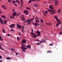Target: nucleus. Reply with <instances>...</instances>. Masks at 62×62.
<instances>
[{
  "label": "nucleus",
  "mask_w": 62,
  "mask_h": 62,
  "mask_svg": "<svg viewBox=\"0 0 62 62\" xmlns=\"http://www.w3.org/2000/svg\"><path fill=\"white\" fill-rule=\"evenodd\" d=\"M42 12H43V13L44 14V15H45V16H46V14H45V13H44V12H43V11H42Z\"/></svg>",
  "instance_id": "37"
},
{
  "label": "nucleus",
  "mask_w": 62,
  "mask_h": 62,
  "mask_svg": "<svg viewBox=\"0 0 62 62\" xmlns=\"http://www.w3.org/2000/svg\"><path fill=\"white\" fill-rule=\"evenodd\" d=\"M8 2H11V1L10 0H8Z\"/></svg>",
  "instance_id": "51"
},
{
  "label": "nucleus",
  "mask_w": 62,
  "mask_h": 62,
  "mask_svg": "<svg viewBox=\"0 0 62 62\" xmlns=\"http://www.w3.org/2000/svg\"><path fill=\"white\" fill-rule=\"evenodd\" d=\"M16 55H18V53H16Z\"/></svg>",
  "instance_id": "61"
},
{
  "label": "nucleus",
  "mask_w": 62,
  "mask_h": 62,
  "mask_svg": "<svg viewBox=\"0 0 62 62\" xmlns=\"http://www.w3.org/2000/svg\"><path fill=\"white\" fill-rule=\"evenodd\" d=\"M15 26V24H11V25L9 26V27H10V28H13V27Z\"/></svg>",
  "instance_id": "4"
},
{
  "label": "nucleus",
  "mask_w": 62,
  "mask_h": 62,
  "mask_svg": "<svg viewBox=\"0 0 62 62\" xmlns=\"http://www.w3.org/2000/svg\"><path fill=\"white\" fill-rule=\"evenodd\" d=\"M40 44V43H37V45H39V44Z\"/></svg>",
  "instance_id": "49"
},
{
  "label": "nucleus",
  "mask_w": 62,
  "mask_h": 62,
  "mask_svg": "<svg viewBox=\"0 0 62 62\" xmlns=\"http://www.w3.org/2000/svg\"><path fill=\"white\" fill-rule=\"evenodd\" d=\"M47 53H51L52 52L51 51H47Z\"/></svg>",
  "instance_id": "35"
},
{
  "label": "nucleus",
  "mask_w": 62,
  "mask_h": 62,
  "mask_svg": "<svg viewBox=\"0 0 62 62\" xmlns=\"http://www.w3.org/2000/svg\"><path fill=\"white\" fill-rule=\"evenodd\" d=\"M7 20H5L4 22V24H7Z\"/></svg>",
  "instance_id": "19"
},
{
  "label": "nucleus",
  "mask_w": 62,
  "mask_h": 62,
  "mask_svg": "<svg viewBox=\"0 0 62 62\" xmlns=\"http://www.w3.org/2000/svg\"><path fill=\"white\" fill-rule=\"evenodd\" d=\"M1 13H2V12L0 11V14Z\"/></svg>",
  "instance_id": "58"
},
{
  "label": "nucleus",
  "mask_w": 62,
  "mask_h": 62,
  "mask_svg": "<svg viewBox=\"0 0 62 62\" xmlns=\"http://www.w3.org/2000/svg\"><path fill=\"white\" fill-rule=\"evenodd\" d=\"M49 9L47 8V9L48 10V12H50V13L51 14H53L55 13V11L54 10V8H53L52 6H50L49 7Z\"/></svg>",
  "instance_id": "1"
},
{
  "label": "nucleus",
  "mask_w": 62,
  "mask_h": 62,
  "mask_svg": "<svg viewBox=\"0 0 62 62\" xmlns=\"http://www.w3.org/2000/svg\"><path fill=\"white\" fill-rule=\"evenodd\" d=\"M31 30L32 31H31V33H33V29H31Z\"/></svg>",
  "instance_id": "48"
},
{
  "label": "nucleus",
  "mask_w": 62,
  "mask_h": 62,
  "mask_svg": "<svg viewBox=\"0 0 62 62\" xmlns=\"http://www.w3.org/2000/svg\"><path fill=\"white\" fill-rule=\"evenodd\" d=\"M31 45H29L28 46H26V47L28 48H31V47L30 46Z\"/></svg>",
  "instance_id": "15"
},
{
  "label": "nucleus",
  "mask_w": 62,
  "mask_h": 62,
  "mask_svg": "<svg viewBox=\"0 0 62 62\" xmlns=\"http://www.w3.org/2000/svg\"><path fill=\"white\" fill-rule=\"evenodd\" d=\"M20 1L21 2V6H23V0H21Z\"/></svg>",
  "instance_id": "13"
},
{
  "label": "nucleus",
  "mask_w": 62,
  "mask_h": 62,
  "mask_svg": "<svg viewBox=\"0 0 62 62\" xmlns=\"http://www.w3.org/2000/svg\"><path fill=\"white\" fill-rule=\"evenodd\" d=\"M20 15V13H18L17 14V15H16V16H18V15Z\"/></svg>",
  "instance_id": "33"
},
{
  "label": "nucleus",
  "mask_w": 62,
  "mask_h": 62,
  "mask_svg": "<svg viewBox=\"0 0 62 62\" xmlns=\"http://www.w3.org/2000/svg\"><path fill=\"white\" fill-rule=\"evenodd\" d=\"M13 11H14V9H13Z\"/></svg>",
  "instance_id": "59"
},
{
  "label": "nucleus",
  "mask_w": 62,
  "mask_h": 62,
  "mask_svg": "<svg viewBox=\"0 0 62 62\" xmlns=\"http://www.w3.org/2000/svg\"><path fill=\"white\" fill-rule=\"evenodd\" d=\"M6 59L8 60H10V59H10L9 57H7L6 58Z\"/></svg>",
  "instance_id": "24"
},
{
  "label": "nucleus",
  "mask_w": 62,
  "mask_h": 62,
  "mask_svg": "<svg viewBox=\"0 0 62 62\" xmlns=\"http://www.w3.org/2000/svg\"><path fill=\"white\" fill-rule=\"evenodd\" d=\"M18 28H21V26L19 25V24H16Z\"/></svg>",
  "instance_id": "16"
},
{
  "label": "nucleus",
  "mask_w": 62,
  "mask_h": 62,
  "mask_svg": "<svg viewBox=\"0 0 62 62\" xmlns=\"http://www.w3.org/2000/svg\"><path fill=\"white\" fill-rule=\"evenodd\" d=\"M49 45H51V46H53V44H49Z\"/></svg>",
  "instance_id": "45"
},
{
  "label": "nucleus",
  "mask_w": 62,
  "mask_h": 62,
  "mask_svg": "<svg viewBox=\"0 0 62 62\" xmlns=\"http://www.w3.org/2000/svg\"><path fill=\"white\" fill-rule=\"evenodd\" d=\"M7 36H10V34H8V35Z\"/></svg>",
  "instance_id": "55"
},
{
  "label": "nucleus",
  "mask_w": 62,
  "mask_h": 62,
  "mask_svg": "<svg viewBox=\"0 0 62 62\" xmlns=\"http://www.w3.org/2000/svg\"><path fill=\"white\" fill-rule=\"evenodd\" d=\"M40 32H39V31H37L36 33H37V35L38 37L40 35Z\"/></svg>",
  "instance_id": "6"
},
{
  "label": "nucleus",
  "mask_w": 62,
  "mask_h": 62,
  "mask_svg": "<svg viewBox=\"0 0 62 62\" xmlns=\"http://www.w3.org/2000/svg\"><path fill=\"white\" fill-rule=\"evenodd\" d=\"M11 31H13V32H14V30H11L10 31L11 32Z\"/></svg>",
  "instance_id": "50"
},
{
  "label": "nucleus",
  "mask_w": 62,
  "mask_h": 62,
  "mask_svg": "<svg viewBox=\"0 0 62 62\" xmlns=\"http://www.w3.org/2000/svg\"><path fill=\"white\" fill-rule=\"evenodd\" d=\"M25 47V45L24 44H22V46H21V49H23V50H26L27 49V48L26 47Z\"/></svg>",
  "instance_id": "3"
},
{
  "label": "nucleus",
  "mask_w": 62,
  "mask_h": 62,
  "mask_svg": "<svg viewBox=\"0 0 62 62\" xmlns=\"http://www.w3.org/2000/svg\"><path fill=\"white\" fill-rule=\"evenodd\" d=\"M1 50H4V49L2 48V49H1Z\"/></svg>",
  "instance_id": "64"
},
{
  "label": "nucleus",
  "mask_w": 62,
  "mask_h": 62,
  "mask_svg": "<svg viewBox=\"0 0 62 62\" xmlns=\"http://www.w3.org/2000/svg\"><path fill=\"white\" fill-rule=\"evenodd\" d=\"M10 18H12V19H14V17H12L11 16H10Z\"/></svg>",
  "instance_id": "34"
},
{
  "label": "nucleus",
  "mask_w": 62,
  "mask_h": 62,
  "mask_svg": "<svg viewBox=\"0 0 62 62\" xmlns=\"http://www.w3.org/2000/svg\"><path fill=\"white\" fill-rule=\"evenodd\" d=\"M14 5L15 6H17V5H16V4H15Z\"/></svg>",
  "instance_id": "57"
},
{
  "label": "nucleus",
  "mask_w": 62,
  "mask_h": 62,
  "mask_svg": "<svg viewBox=\"0 0 62 62\" xmlns=\"http://www.w3.org/2000/svg\"><path fill=\"white\" fill-rule=\"evenodd\" d=\"M36 41H38L39 42V40H38V39H36Z\"/></svg>",
  "instance_id": "42"
},
{
  "label": "nucleus",
  "mask_w": 62,
  "mask_h": 62,
  "mask_svg": "<svg viewBox=\"0 0 62 62\" xmlns=\"http://www.w3.org/2000/svg\"><path fill=\"white\" fill-rule=\"evenodd\" d=\"M1 7L3 8H4L5 9H6V7H5V5H3V6H1Z\"/></svg>",
  "instance_id": "14"
},
{
  "label": "nucleus",
  "mask_w": 62,
  "mask_h": 62,
  "mask_svg": "<svg viewBox=\"0 0 62 62\" xmlns=\"http://www.w3.org/2000/svg\"><path fill=\"white\" fill-rule=\"evenodd\" d=\"M58 12H59V13H60V9L58 10Z\"/></svg>",
  "instance_id": "30"
},
{
  "label": "nucleus",
  "mask_w": 62,
  "mask_h": 62,
  "mask_svg": "<svg viewBox=\"0 0 62 62\" xmlns=\"http://www.w3.org/2000/svg\"><path fill=\"white\" fill-rule=\"evenodd\" d=\"M23 12L25 13V15H28L29 14V13H28V11L27 10H24Z\"/></svg>",
  "instance_id": "5"
},
{
  "label": "nucleus",
  "mask_w": 62,
  "mask_h": 62,
  "mask_svg": "<svg viewBox=\"0 0 62 62\" xmlns=\"http://www.w3.org/2000/svg\"><path fill=\"white\" fill-rule=\"evenodd\" d=\"M45 13H46V14H47L48 13V11H45Z\"/></svg>",
  "instance_id": "28"
},
{
  "label": "nucleus",
  "mask_w": 62,
  "mask_h": 62,
  "mask_svg": "<svg viewBox=\"0 0 62 62\" xmlns=\"http://www.w3.org/2000/svg\"><path fill=\"white\" fill-rule=\"evenodd\" d=\"M58 1L57 0H56L55 1V6H57L58 4Z\"/></svg>",
  "instance_id": "7"
},
{
  "label": "nucleus",
  "mask_w": 62,
  "mask_h": 62,
  "mask_svg": "<svg viewBox=\"0 0 62 62\" xmlns=\"http://www.w3.org/2000/svg\"><path fill=\"white\" fill-rule=\"evenodd\" d=\"M0 40H1V41H3V39H2V36H0Z\"/></svg>",
  "instance_id": "21"
},
{
  "label": "nucleus",
  "mask_w": 62,
  "mask_h": 62,
  "mask_svg": "<svg viewBox=\"0 0 62 62\" xmlns=\"http://www.w3.org/2000/svg\"><path fill=\"white\" fill-rule=\"evenodd\" d=\"M0 49H2V48L1 47H0Z\"/></svg>",
  "instance_id": "60"
},
{
  "label": "nucleus",
  "mask_w": 62,
  "mask_h": 62,
  "mask_svg": "<svg viewBox=\"0 0 62 62\" xmlns=\"http://www.w3.org/2000/svg\"><path fill=\"white\" fill-rule=\"evenodd\" d=\"M57 21V23H59L60 24H61V23L60 22V21Z\"/></svg>",
  "instance_id": "25"
},
{
  "label": "nucleus",
  "mask_w": 62,
  "mask_h": 62,
  "mask_svg": "<svg viewBox=\"0 0 62 62\" xmlns=\"http://www.w3.org/2000/svg\"><path fill=\"white\" fill-rule=\"evenodd\" d=\"M36 23V25H39V23Z\"/></svg>",
  "instance_id": "44"
},
{
  "label": "nucleus",
  "mask_w": 62,
  "mask_h": 62,
  "mask_svg": "<svg viewBox=\"0 0 62 62\" xmlns=\"http://www.w3.org/2000/svg\"><path fill=\"white\" fill-rule=\"evenodd\" d=\"M36 18V23H38L39 22V18H38L37 17Z\"/></svg>",
  "instance_id": "8"
},
{
  "label": "nucleus",
  "mask_w": 62,
  "mask_h": 62,
  "mask_svg": "<svg viewBox=\"0 0 62 62\" xmlns=\"http://www.w3.org/2000/svg\"><path fill=\"white\" fill-rule=\"evenodd\" d=\"M22 20L23 21H25V19L24 18H23L22 19Z\"/></svg>",
  "instance_id": "39"
},
{
  "label": "nucleus",
  "mask_w": 62,
  "mask_h": 62,
  "mask_svg": "<svg viewBox=\"0 0 62 62\" xmlns=\"http://www.w3.org/2000/svg\"><path fill=\"white\" fill-rule=\"evenodd\" d=\"M54 18L56 20H57V21H60L61 20H59L57 18V17L56 16H55L54 17Z\"/></svg>",
  "instance_id": "9"
},
{
  "label": "nucleus",
  "mask_w": 62,
  "mask_h": 62,
  "mask_svg": "<svg viewBox=\"0 0 62 62\" xmlns=\"http://www.w3.org/2000/svg\"><path fill=\"white\" fill-rule=\"evenodd\" d=\"M33 24H34V25H35V26L36 27H37V24H36V23H33Z\"/></svg>",
  "instance_id": "26"
},
{
  "label": "nucleus",
  "mask_w": 62,
  "mask_h": 62,
  "mask_svg": "<svg viewBox=\"0 0 62 62\" xmlns=\"http://www.w3.org/2000/svg\"><path fill=\"white\" fill-rule=\"evenodd\" d=\"M34 11H35V12H36L37 11V10H35V9H34L33 10Z\"/></svg>",
  "instance_id": "52"
},
{
  "label": "nucleus",
  "mask_w": 62,
  "mask_h": 62,
  "mask_svg": "<svg viewBox=\"0 0 62 62\" xmlns=\"http://www.w3.org/2000/svg\"><path fill=\"white\" fill-rule=\"evenodd\" d=\"M34 6L35 7H38V5L37 4H34Z\"/></svg>",
  "instance_id": "29"
},
{
  "label": "nucleus",
  "mask_w": 62,
  "mask_h": 62,
  "mask_svg": "<svg viewBox=\"0 0 62 62\" xmlns=\"http://www.w3.org/2000/svg\"><path fill=\"white\" fill-rule=\"evenodd\" d=\"M36 0H30L28 2V3H31V2H32V1H35Z\"/></svg>",
  "instance_id": "17"
},
{
  "label": "nucleus",
  "mask_w": 62,
  "mask_h": 62,
  "mask_svg": "<svg viewBox=\"0 0 62 62\" xmlns=\"http://www.w3.org/2000/svg\"><path fill=\"white\" fill-rule=\"evenodd\" d=\"M11 51H14V49L12 48L11 49Z\"/></svg>",
  "instance_id": "36"
},
{
  "label": "nucleus",
  "mask_w": 62,
  "mask_h": 62,
  "mask_svg": "<svg viewBox=\"0 0 62 62\" xmlns=\"http://www.w3.org/2000/svg\"><path fill=\"white\" fill-rule=\"evenodd\" d=\"M22 42H23V43H25L26 42V40L25 39H23L22 41Z\"/></svg>",
  "instance_id": "10"
},
{
  "label": "nucleus",
  "mask_w": 62,
  "mask_h": 62,
  "mask_svg": "<svg viewBox=\"0 0 62 62\" xmlns=\"http://www.w3.org/2000/svg\"><path fill=\"white\" fill-rule=\"evenodd\" d=\"M59 34H62V31L59 33Z\"/></svg>",
  "instance_id": "47"
},
{
  "label": "nucleus",
  "mask_w": 62,
  "mask_h": 62,
  "mask_svg": "<svg viewBox=\"0 0 62 62\" xmlns=\"http://www.w3.org/2000/svg\"><path fill=\"white\" fill-rule=\"evenodd\" d=\"M1 17L2 18H5V16H1Z\"/></svg>",
  "instance_id": "32"
},
{
  "label": "nucleus",
  "mask_w": 62,
  "mask_h": 62,
  "mask_svg": "<svg viewBox=\"0 0 62 62\" xmlns=\"http://www.w3.org/2000/svg\"><path fill=\"white\" fill-rule=\"evenodd\" d=\"M46 25H51V23H46Z\"/></svg>",
  "instance_id": "23"
},
{
  "label": "nucleus",
  "mask_w": 62,
  "mask_h": 62,
  "mask_svg": "<svg viewBox=\"0 0 62 62\" xmlns=\"http://www.w3.org/2000/svg\"><path fill=\"white\" fill-rule=\"evenodd\" d=\"M40 22L41 23H43V20H40Z\"/></svg>",
  "instance_id": "27"
},
{
  "label": "nucleus",
  "mask_w": 62,
  "mask_h": 62,
  "mask_svg": "<svg viewBox=\"0 0 62 62\" xmlns=\"http://www.w3.org/2000/svg\"><path fill=\"white\" fill-rule=\"evenodd\" d=\"M17 40H19V39H20V38H19V37H17Z\"/></svg>",
  "instance_id": "43"
},
{
  "label": "nucleus",
  "mask_w": 62,
  "mask_h": 62,
  "mask_svg": "<svg viewBox=\"0 0 62 62\" xmlns=\"http://www.w3.org/2000/svg\"><path fill=\"white\" fill-rule=\"evenodd\" d=\"M24 32V30L23 29L22 30V32Z\"/></svg>",
  "instance_id": "56"
},
{
  "label": "nucleus",
  "mask_w": 62,
  "mask_h": 62,
  "mask_svg": "<svg viewBox=\"0 0 62 62\" xmlns=\"http://www.w3.org/2000/svg\"><path fill=\"white\" fill-rule=\"evenodd\" d=\"M31 34L32 35H36V33H31Z\"/></svg>",
  "instance_id": "38"
},
{
  "label": "nucleus",
  "mask_w": 62,
  "mask_h": 62,
  "mask_svg": "<svg viewBox=\"0 0 62 62\" xmlns=\"http://www.w3.org/2000/svg\"><path fill=\"white\" fill-rule=\"evenodd\" d=\"M59 26V23H57L56 24V26Z\"/></svg>",
  "instance_id": "31"
},
{
  "label": "nucleus",
  "mask_w": 62,
  "mask_h": 62,
  "mask_svg": "<svg viewBox=\"0 0 62 62\" xmlns=\"http://www.w3.org/2000/svg\"><path fill=\"white\" fill-rule=\"evenodd\" d=\"M33 37L34 38V39H36V34L33 35Z\"/></svg>",
  "instance_id": "22"
},
{
  "label": "nucleus",
  "mask_w": 62,
  "mask_h": 62,
  "mask_svg": "<svg viewBox=\"0 0 62 62\" xmlns=\"http://www.w3.org/2000/svg\"><path fill=\"white\" fill-rule=\"evenodd\" d=\"M19 35H21V34H20V33H19Z\"/></svg>",
  "instance_id": "63"
},
{
  "label": "nucleus",
  "mask_w": 62,
  "mask_h": 62,
  "mask_svg": "<svg viewBox=\"0 0 62 62\" xmlns=\"http://www.w3.org/2000/svg\"><path fill=\"white\" fill-rule=\"evenodd\" d=\"M26 8L27 9H30V8Z\"/></svg>",
  "instance_id": "46"
},
{
  "label": "nucleus",
  "mask_w": 62,
  "mask_h": 62,
  "mask_svg": "<svg viewBox=\"0 0 62 62\" xmlns=\"http://www.w3.org/2000/svg\"><path fill=\"white\" fill-rule=\"evenodd\" d=\"M34 20V18H31L30 19H28L25 21V22L26 23L27 22V24L28 25H30L31 24V22H32Z\"/></svg>",
  "instance_id": "2"
},
{
  "label": "nucleus",
  "mask_w": 62,
  "mask_h": 62,
  "mask_svg": "<svg viewBox=\"0 0 62 62\" xmlns=\"http://www.w3.org/2000/svg\"><path fill=\"white\" fill-rule=\"evenodd\" d=\"M22 51H23V52H25V50L23 49L22 50Z\"/></svg>",
  "instance_id": "40"
},
{
  "label": "nucleus",
  "mask_w": 62,
  "mask_h": 62,
  "mask_svg": "<svg viewBox=\"0 0 62 62\" xmlns=\"http://www.w3.org/2000/svg\"><path fill=\"white\" fill-rule=\"evenodd\" d=\"M1 58H2V56H1V55H0V59H1Z\"/></svg>",
  "instance_id": "53"
},
{
  "label": "nucleus",
  "mask_w": 62,
  "mask_h": 62,
  "mask_svg": "<svg viewBox=\"0 0 62 62\" xmlns=\"http://www.w3.org/2000/svg\"><path fill=\"white\" fill-rule=\"evenodd\" d=\"M0 22L1 24H3V21H2V18H0Z\"/></svg>",
  "instance_id": "12"
},
{
  "label": "nucleus",
  "mask_w": 62,
  "mask_h": 62,
  "mask_svg": "<svg viewBox=\"0 0 62 62\" xmlns=\"http://www.w3.org/2000/svg\"><path fill=\"white\" fill-rule=\"evenodd\" d=\"M2 28L3 29L2 31L3 33H5V29L3 28Z\"/></svg>",
  "instance_id": "18"
},
{
  "label": "nucleus",
  "mask_w": 62,
  "mask_h": 62,
  "mask_svg": "<svg viewBox=\"0 0 62 62\" xmlns=\"http://www.w3.org/2000/svg\"><path fill=\"white\" fill-rule=\"evenodd\" d=\"M44 41V40H43L42 41H41L40 42H41H41H43V41Z\"/></svg>",
  "instance_id": "54"
},
{
  "label": "nucleus",
  "mask_w": 62,
  "mask_h": 62,
  "mask_svg": "<svg viewBox=\"0 0 62 62\" xmlns=\"http://www.w3.org/2000/svg\"><path fill=\"white\" fill-rule=\"evenodd\" d=\"M16 2H18V3H19V4H20L21 3V2H20V1H19V0H17L16 1Z\"/></svg>",
  "instance_id": "20"
},
{
  "label": "nucleus",
  "mask_w": 62,
  "mask_h": 62,
  "mask_svg": "<svg viewBox=\"0 0 62 62\" xmlns=\"http://www.w3.org/2000/svg\"><path fill=\"white\" fill-rule=\"evenodd\" d=\"M0 62H2V60L0 61Z\"/></svg>",
  "instance_id": "62"
},
{
  "label": "nucleus",
  "mask_w": 62,
  "mask_h": 62,
  "mask_svg": "<svg viewBox=\"0 0 62 62\" xmlns=\"http://www.w3.org/2000/svg\"><path fill=\"white\" fill-rule=\"evenodd\" d=\"M17 14V13L15 12L13 13L12 14V16L14 17L15 16H16V15Z\"/></svg>",
  "instance_id": "11"
},
{
  "label": "nucleus",
  "mask_w": 62,
  "mask_h": 62,
  "mask_svg": "<svg viewBox=\"0 0 62 62\" xmlns=\"http://www.w3.org/2000/svg\"><path fill=\"white\" fill-rule=\"evenodd\" d=\"M12 3L13 4H15V1H12Z\"/></svg>",
  "instance_id": "41"
}]
</instances>
